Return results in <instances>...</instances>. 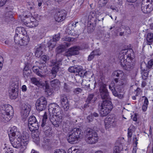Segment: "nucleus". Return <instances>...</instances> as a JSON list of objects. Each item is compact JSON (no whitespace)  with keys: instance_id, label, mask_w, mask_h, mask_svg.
<instances>
[{"instance_id":"nucleus-1","label":"nucleus","mask_w":153,"mask_h":153,"mask_svg":"<svg viewBox=\"0 0 153 153\" xmlns=\"http://www.w3.org/2000/svg\"><path fill=\"white\" fill-rule=\"evenodd\" d=\"M99 92L101 98L105 100L99 104V108L100 109V114L102 117L107 116L113 108V105L109 94V92L106 88V85L102 84L100 85Z\"/></svg>"},{"instance_id":"nucleus-2","label":"nucleus","mask_w":153,"mask_h":153,"mask_svg":"<svg viewBox=\"0 0 153 153\" xmlns=\"http://www.w3.org/2000/svg\"><path fill=\"white\" fill-rule=\"evenodd\" d=\"M48 111L53 114L49 117L50 121L54 126L58 127L62 122V117L59 107L56 103H52L49 106Z\"/></svg>"},{"instance_id":"nucleus-3","label":"nucleus","mask_w":153,"mask_h":153,"mask_svg":"<svg viewBox=\"0 0 153 153\" xmlns=\"http://www.w3.org/2000/svg\"><path fill=\"white\" fill-rule=\"evenodd\" d=\"M1 111V120L5 123L10 120L13 115L14 111L13 107L9 104L3 105Z\"/></svg>"},{"instance_id":"nucleus-4","label":"nucleus","mask_w":153,"mask_h":153,"mask_svg":"<svg viewBox=\"0 0 153 153\" xmlns=\"http://www.w3.org/2000/svg\"><path fill=\"white\" fill-rule=\"evenodd\" d=\"M86 141L87 143L90 144L96 143L98 141L99 137L98 134L94 130L88 128L85 132Z\"/></svg>"},{"instance_id":"nucleus-5","label":"nucleus","mask_w":153,"mask_h":153,"mask_svg":"<svg viewBox=\"0 0 153 153\" xmlns=\"http://www.w3.org/2000/svg\"><path fill=\"white\" fill-rule=\"evenodd\" d=\"M123 57H121L120 62L119 63L122 68L124 70L127 71H130L132 70L134 68L135 65V60L133 58L130 59L129 60H124Z\"/></svg>"},{"instance_id":"nucleus-6","label":"nucleus","mask_w":153,"mask_h":153,"mask_svg":"<svg viewBox=\"0 0 153 153\" xmlns=\"http://www.w3.org/2000/svg\"><path fill=\"white\" fill-rule=\"evenodd\" d=\"M96 15L95 12L91 11L89 13L88 16H85V18H82V19L85 22L88 21V28H92V30L94 27V22L95 24L96 21H97V19L95 18Z\"/></svg>"},{"instance_id":"nucleus-7","label":"nucleus","mask_w":153,"mask_h":153,"mask_svg":"<svg viewBox=\"0 0 153 153\" xmlns=\"http://www.w3.org/2000/svg\"><path fill=\"white\" fill-rule=\"evenodd\" d=\"M28 126L29 130L31 131L38 130L39 125L36 117L34 116H30L28 119Z\"/></svg>"},{"instance_id":"nucleus-8","label":"nucleus","mask_w":153,"mask_h":153,"mask_svg":"<svg viewBox=\"0 0 153 153\" xmlns=\"http://www.w3.org/2000/svg\"><path fill=\"white\" fill-rule=\"evenodd\" d=\"M150 0H143L141 5V10L143 13H148L153 10V2Z\"/></svg>"},{"instance_id":"nucleus-9","label":"nucleus","mask_w":153,"mask_h":153,"mask_svg":"<svg viewBox=\"0 0 153 153\" xmlns=\"http://www.w3.org/2000/svg\"><path fill=\"white\" fill-rule=\"evenodd\" d=\"M36 109L39 111H43L46 108L47 105L46 99L44 97H41L38 99L36 102Z\"/></svg>"},{"instance_id":"nucleus-10","label":"nucleus","mask_w":153,"mask_h":153,"mask_svg":"<svg viewBox=\"0 0 153 153\" xmlns=\"http://www.w3.org/2000/svg\"><path fill=\"white\" fill-rule=\"evenodd\" d=\"M19 86L18 83H13L9 90V97L11 99H15L18 95Z\"/></svg>"},{"instance_id":"nucleus-11","label":"nucleus","mask_w":153,"mask_h":153,"mask_svg":"<svg viewBox=\"0 0 153 153\" xmlns=\"http://www.w3.org/2000/svg\"><path fill=\"white\" fill-rule=\"evenodd\" d=\"M61 61V60H59L56 61L55 60H52L51 61V65L54 66L51 70L52 78L56 77L57 72L59 71L60 68L59 66L62 65Z\"/></svg>"},{"instance_id":"nucleus-12","label":"nucleus","mask_w":153,"mask_h":153,"mask_svg":"<svg viewBox=\"0 0 153 153\" xmlns=\"http://www.w3.org/2000/svg\"><path fill=\"white\" fill-rule=\"evenodd\" d=\"M16 33L14 36V40L19 42L20 38L27 35V33L25 28L22 27H18L16 30Z\"/></svg>"},{"instance_id":"nucleus-13","label":"nucleus","mask_w":153,"mask_h":153,"mask_svg":"<svg viewBox=\"0 0 153 153\" xmlns=\"http://www.w3.org/2000/svg\"><path fill=\"white\" fill-rule=\"evenodd\" d=\"M66 16L65 10H59L56 11L55 14V19L58 22H61L65 19Z\"/></svg>"},{"instance_id":"nucleus-14","label":"nucleus","mask_w":153,"mask_h":153,"mask_svg":"<svg viewBox=\"0 0 153 153\" xmlns=\"http://www.w3.org/2000/svg\"><path fill=\"white\" fill-rule=\"evenodd\" d=\"M20 138L22 140V143H23L24 146L23 150H22V151H24L26 149V146L28 144L29 139V134L26 131H24L22 136H20Z\"/></svg>"},{"instance_id":"nucleus-15","label":"nucleus","mask_w":153,"mask_h":153,"mask_svg":"<svg viewBox=\"0 0 153 153\" xmlns=\"http://www.w3.org/2000/svg\"><path fill=\"white\" fill-rule=\"evenodd\" d=\"M60 102L61 106L65 111H67L69 108V103L66 95L65 94L60 95Z\"/></svg>"},{"instance_id":"nucleus-16","label":"nucleus","mask_w":153,"mask_h":153,"mask_svg":"<svg viewBox=\"0 0 153 153\" xmlns=\"http://www.w3.org/2000/svg\"><path fill=\"white\" fill-rule=\"evenodd\" d=\"M30 111V108L29 106L26 104H23L22 106L21 111V115L22 118L25 119L29 115Z\"/></svg>"},{"instance_id":"nucleus-17","label":"nucleus","mask_w":153,"mask_h":153,"mask_svg":"<svg viewBox=\"0 0 153 153\" xmlns=\"http://www.w3.org/2000/svg\"><path fill=\"white\" fill-rule=\"evenodd\" d=\"M45 47V44L43 43L36 46L35 48V56L38 58L40 57L42 54L43 51Z\"/></svg>"},{"instance_id":"nucleus-18","label":"nucleus","mask_w":153,"mask_h":153,"mask_svg":"<svg viewBox=\"0 0 153 153\" xmlns=\"http://www.w3.org/2000/svg\"><path fill=\"white\" fill-rule=\"evenodd\" d=\"M129 51L127 50H123L121 51V53L120 54L119 56V61L120 62V59L121 57H123V58H125L124 60L128 59L129 60L130 59L133 58L132 56L133 55V53H128Z\"/></svg>"},{"instance_id":"nucleus-19","label":"nucleus","mask_w":153,"mask_h":153,"mask_svg":"<svg viewBox=\"0 0 153 153\" xmlns=\"http://www.w3.org/2000/svg\"><path fill=\"white\" fill-rule=\"evenodd\" d=\"M79 48L77 46H74L69 48L65 53V55L69 56L77 55L79 53Z\"/></svg>"},{"instance_id":"nucleus-20","label":"nucleus","mask_w":153,"mask_h":153,"mask_svg":"<svg viewBox=\"0 0 153 153\" xmlns=\"http://www.w3.org/2000/svg\"><path fill=\"white\" fill-rule=\"evenodd\" d=\"M16 139L14 140L13 142H11L12 146L15 148L18 149L21 148V151L23 152L22 150L23 149L24 146L23 143H22L21 140L19 137H17Z\"/></svg>"},{"instance_id":"nucleus-21","label":"nucleus","mask_w":153,"mask_h":153,"mask_svg":"<svg viewBox=\"0 0 153 153\" xmlns=\"http://www.w3.org/2000/svg\"><path fill=\"white\" fill-rule=\"evenodd\" d=\"M20 38V39L18 40L19 42H16V41L14 40V42L16 44L20 45L21 46H25L27 45L29 40V38L27 35Z\"/></svg>"},{"instance_id":"nucleus-22","label":"nucleus","mask_w":153,"mask_h":153,"mask_svg":"<svg viewBox=\"0 0 153 153\" xmlns=\"http://www.w3.org/2000/svg\"><path fill=\"white\" fill-rule=\"evenodd\" d=\"M109 88L111 91L113 95L119 99H121L123 97V96L119 93L115 89V84L114 82H111L109 85Z\"/></svg>"},{"instance_id":"nucleus-23","label":"nucleus","mask_w":153,"mask_h":153,"mask_svg":"<svg viewBox=\"0 0 153 153\" xmlns=\"http://www.w3.org/2000/svg\"><path fill=\"white\" fill-rule=\"evenodd\" d=\"M9 135L13 137H15L16 136L17 137H20L21 132L19 131L16 126H13L11 128L9 132Z\"/></svg>"},{"instance_id":"nucleus-24","label":"nucleus","mask_w":153,"mask_h":153,"mask_svg":"<svg viewBox=\"0 0 153 153\" xmlns=\"http://www.w3.org/2000/svg\"><path fill=\"white\" fill-rule=\"evenodd\" d=\"M71 45L70 43L64 42V44L58 47L56 49V51L58 54H59L63 52L64 50L69 47Z\"/></svg>"},{"instance_id":"nucleus-25","label":"nucleus","mask_w":153,"mask_h":153,"mask_svg":"<svg viewBox=\"0 0 153 153\" xmlns=\"http://www.w3.org/2000/svg\"><path fill=\"white\" fill-rule=\"evenodd\" d=\"M71 132L76 137L78 140L83 136V133L81 129L78 128H75L73 129Z\"/></svg>"},{"instance_id":"nucleus-26","label":"nucleus","mask_w":153,"mask_h":153,"mask_svg":"<svg viewBox=\"0 0 153 153\" xmlns=\"http://www.w3.org/2000/svg\"><path fill=\"white\" fill-rule=\"evenodd\" d=\"M97 98L94 93L88 94L86 102L87 104L94 103L97 100Z\"/></svg>"},{"instance_id":"nucleus-27","label":"nucleus","mask_w":153,"mask_h":153,"mask_svg":"<svg viewBox=\"0 0 153 153\" xmlns=\"http://www.w3.org/2000/svg\"><path fill=\"white\" fill-rule=\"evenodd\" d=\"M67 140L68 142L71 143H75L78 140L71 132L68 134Z\"/></svg>"},{"instance_id":"nucleus-28","label":"nucleus","mask_w":153,"mask_h":153,"mask_svg":"<svg viewBox=\"0 0 153 153\" xmlns=\"http://www.w3.org/2000/svg\"><path fill=\"white\" fill-rule=\"evenodd\" d=\"M31 82L33 84L40 88H43L45 84L42 82L39 81L37 78L35 77H32L30 78Z\"/></svg>"},{"instance_id":"nucleus-29","label":"nucleus","mask_w":153,"mask_h":153,"mask_svg":"<svg viewBox=\"0 0 153 153\" xmlns=\"http://www.w3.org/2000/svg\"><path fill=\"white\" fill-rule=\"evenodd\" d=\"M32 70L38 76L41 77H44L45 76L43 74V73L39 71V68L38 66H33Z\"/></svg>"},{"instance_id":"nucleus-30","label":"nucleus","mask_w":153,"mask_h":153,"mask_svg":"<svg viewBox=\"0 0 153 153\" xmlns=\"http://www.w3.org/2000/svg\"><path fill=\"white\" fill-rule=\"evenodd\" d=\"M45 85L43 86L45 87V92L48 95H51L53 92V90L52 88H51L48 83L45 82Z\"/></svg>"},{"instance_id":"nucleus-31","label":"nucleus","mask_w":153,"mask_h":153,"mask_svg":"<svg viewBox=\"0 0 153 153\" xmlns=\"http://www.w3.org/2000/svg\"><path fill=\"white\" fill-rule=\"evenodd\" d=\"M51 86L53 88L59 87L60 85V82L58 79H54L50 82Z\"/></svg>"},{"instance_id":"nucleus-32","label":"nucleus","mask_w":153,"mask_h":153,"mask_svg":"<svg viewBox=\"0 0 153 153\" xmlns=\"http://www.w3.org/2000/svg\"><path fill=\"white\" fill-rule=\"evenodd\" d=\"M147 45H150L153 42V34L149 33L146 37Z\"/></svg>"},{"instance_id":"nucleus-33","label":"nucleus","mask_w":153,"mask_h":153,"mask_svg":"<svg viewBox=\"0 0 153 153\" xmlns=\"http://www.w3.org/2000/svg\"><path fill=\"white\" fill-rule=\"evenodd\" d=\"M127 81L128 79L126 78L122 79L120 80H118V78H115L114 79V81L115 83H118L117 85L119 86H121L126 84V81Z\"/></svg>"},{"instance_id":"nucleus-34","label":"nucleus","mask_w":153,"mask_h":153,"mask_svg":"<svg viewBox=\"0 0 153 153\" xmlns=\"http://www.w3.org/2000/svg\"><path fill=\"white\" fill-rule=\"evenodd\" d=\"M47 119L48 116L46 114V113L45 112L43 116L41 125V127L43 129L45 130V127L47 126H46V121Z\"/></svg>"},{"instance_id":"nucleus-35","label":"nucleus","mask_w":153,"mask_h":153,"mask_svg":"<svg viewBox=\"0 0 153 153\" xmlns=\"http://www.w3.org/2000/svg\"><path fill=\"white\" fill-rule=\"evenodd\" d=\"M142 69V71L141 73L142 74V79L144 80L146 79L148 77L149 74V71L147 70H145L144 69H143L142 66L140 67Z\"/></svg>"},{"instance_id":"nucleus-36","label":"nucleus","mask_w":153,"mask_h":153,"mask_svg":"<svg viewBox=\"0 0 153 153\" xmlns=\"http://www.w3.org/2000/svg\"><path fill=\"white\" fill-rule=\"evenodd\" d=\"M33 22H25L24 23L25 25L27 27H28L30 28H33L35 27L38 25V22H35L34 21H33Z\"/></svg>"},{"instance_id":"nucleus-37","label":"nucleus","mask_w":153,"mask_h":153,"mask_svg":"<svg viewBox=\"0 0 153 153\" xmlns=\"http://www.w3.org/2000/svg\"><path fill=\"white\" fill-rule=\"evenodd\" d=\"M123 74L124 73L122 71L117 70L114 72L112 74V76L117 77H121L123 75Z\"/></svg>"},{"instance_id":"nucleus-38","label":"nucleus","mask_w":153,"mask_h":153,"mask_svg":"<svg viewBox=\"0 0 153 153\" xmlns=\"http://www.w3.org/2000/svg\"><path fill=\"white\" fill-rule=\"evenodd\" d=\"M56 44V42L51 39L47 43L48 47L51 50L55 47Z\"/></svg>"},{"instance_id":"nucleus-39","label":"nucleus","mask_w":153,"mask_h":153,"mask_svg":"<svg viewBox=\"0 0 153 153\" xmlns=\"http://www.w3.org/2000/svg\"><path fill=\"white\" fill-rule=\"evenodd\" d=\"M6 16L5 17V21L8 22L10 20H12L13 19V15L12 13L10 12H7L5 14Z\"/></svg>"},{"instance_id":"nucleus-40","label":"nucleus","mask_w":153,"mask_h":153,"mask_svg":"<svg viewBox=\"0 0 153 153\" xmlns=\"http://www.w3.org/2000/svg\"><path fill=\"white\" fill-rule=\"evenodd\" d=\"M148 100L147 98L146 97L145 100H144L143 104L142 106V109L143 111L144 112L146 110L148 106Z\"/></svg>"},{"instance_id":"nucleus-41","label":"nucleus","mask_w":153,"mask_h":153,"mask_svg":"<svg viewBox=\"0 0 153 153\" xmlns=\"http://www.w3.org/2000/svg\"><path fill=\"white\" fill-rule=\"evenodd\" d=\"M108 1V0H99L98 1V6L99 7H104Z\"/></svg>"},{"instance_id":"nucleus-42","label":"nucleus","mask_w":153,"mask_h":153,"mask_svg":"<svg viewBox=\"0 0 153 153\" xmlns=\"http://www.w3.org/2000/svg\"><path fill=\"white\" fill-rule=\"evenodd\" d=\"M79 152L78 149L75 148L74 147H72L69 149L68 153H79Z\"/></svg>"},{"instance_id":"nucleus-43","label":"nucleus","mask_w":153,"mask_h":153,"mask_svg":"<svg viewBox=\"0 0 153 153\" xmlns=\"http://www.w3.org/2000/svg\"><path fill=\"white\" fill-rule=\"evenodd\" d=\"M22 17V20L23 19V17H25V18L26 19L28 18H30V22H33V21H34V22H37V20H36V19H35L33 16H30V15H28V14L25 15H23Z\"/></svg>"},{"instance_id":"nucleus-44","label":"nucleus","mask_w":153,"mask_h":153,"mask_svg":"<svg viewBox=\"0 0 153 153\" xmlns=\"http://www.w3.org/2000/svg\"><path fill=\"white\" fill-rule=\"evenodd\" d=\"M96 82H95L93 84L91 83V84H89L87 85H85L86 87V88L88 89H89L91 90L94 89L96 87Z\"/></svg>"},{"instance_id":"nucleus-45","label":"nucleus","mask_w":153,"mask_h":153,"mask_svg":"<svg viewBox=\"0 0 153 153\" xmlns=\"http://www.w3.org/2000/svg\"><path fill=\"white\" fill-rule=\"evenodd\" d=\"M133 127V126H132L131 128V127H130L128 129V139L130 138V139H131V138L132 137V132L133 131V130L132 128Z\"/></svg>"},{"instance_id":"nucleus-46","label":"nucleus","mask_w":153,"mask_h":153,"mask_svg":"<svg viewBox=\"0 0 153 153\" xmlns=\"http://www.w3.org/2000/svg\"><path fill=\"white\" fill-rule=\"evenodd\" d=\"M1 40L3 43H4L6 45H8L10 44L11 42L10 40L8 39H4L2 38L1 39Z\"/></svg>"},{"instance_id":"nucleus-47","label":"nucleus","mask_w":153,"mask_h":153,"mask_svg":"<svg viewBox=\"0 0 153 153\" xmlns=\"http://www.w3.org/2000/svg\"><path fill=\"white\" fill-rule=\"evenodd\" d=\"M114 121L115 119L114 118L108 117L105 120V122L110 124L111 123V125H113Z\"/></svg>"},{"instance_id":"nucleus-48","label":"nucleus","mask_w":153,"mask_h":153,"mask_svg":"<svg viewBox=\"0 0 153 153\" xmlns=\"http://www.w3.org/2000/svg\"><path fill=\"white\" fill-rule=\"evenodd\" d=\"M94 56H99L101 55V53L99 49L94 50L92 51Z\"/></svg>"},{"instance_id":"nucleus-49","label":"nucleus","mask_w":153,"mask_h":153,"mask_svg":"<svg viewBox=\"0 0 153 153\" xmlns=\"http://www.w3.org/2000/svg\"><path fill=\"white\" fill-rule=\"evenodd\" d=\"M31 73V70H29V71H23V75L24 77L25 78L28 77L30 75Z\"/></svg>"},{"instance_id":"nucleus-50","label":"nucleus","mask_w":153,"mask_h":153,"mask_svg":"<svg viewBox=\"0 0 153 153\" xmlns=\"http://www.w3.org/2000/svg\"><path fill=\"white\" fill-rule=\"evenodd\" d=\"M60 39V34H58L57 35L56 34L54 35L53 36L52 40L53 41L56 42H56L59 40Z\"/></svg>"},{"instance_id":"nucleus-51","label":"nucleus","mask_w":153,"mask_h":153,"mask_svg":"<svg viewBox=\"0 0 153 153\" xmlns=\"http://www.w3.org/2000/svg\"><path fill=\"white\" fill-rule=\"evenodd\" d=\"M82 89L79 88H75L74 89L73 92L75 94H79L82 92Z\"/></svg>"},{"instance_id":"nucleus-52","label":"nucleus","mask_w":153,"mask_h":153,"mask_svg":"<svg viewBox=\"0 0 153 153\" xmlns=\"http://www.w3.org/2000/svg\"><path fill=\"white\" fill-rule=\"evenodd\" d=\"M153 65V59H152L148 62L147 65L146 67L150 69L152 68Z\"/></svg>"},{"instance_id":"nucleus-53","label":"nucleus","mask_w":153,"mask_h":153,"mask_svg":"<svg viewBox=\"0 0 153 153\" xmlns=\"http://www.w3.org/2000/svg\"><path fill=\"white\" fill-rule=\"evenodd\" d=\"M64 90L66 92H68L70 91V88L69 86L66 83H64Z\"/></svg>"},{"instance_id":"nucleus-54","label":"nucleus","mask_w":153,"mask_h":153,"mask_svg":"<svg viewBox=\"0 0 153 153\" xmlns=\"http://www.w3.org/2000/svg\"><path fill=\"white\" fill-rule=\"evenodd\" d=\"M120 148L118 146H116L114 147L113 153H120Z\"/></svg>"},{"instance_id":"nucleus-55","label":"nucleus","mask_w":153,"mask_h":153,"mask_svg":"<svg viewBox=\"0 0 153 153\" xmlns=\"http://www.w3.org/2000/svg\"><path fill=\"white\" fill-rule=\"evenodd\" d=\"M108 8H109L117 12H118L119 11L118 8L114 5H111L110 6V7H108Z\"/></svg>"},{"instance_id":"nucleus-56","label":"nucleus","mask_w":153,"mask_h":153,"mask_svg":"<svg viewBox=\"0 0 153 153\" xmlns=\"http://www.w3.org/2000/svg\"><path fill=\"white\" fill-rule=\"evenodd\" d=\"M75 69V73H78L80 71L82 70V67L80 66H76V68Z\"/></svg>"},{"instance_id":"nucleus-57","label":"nucleus","mask_w":153,"mask_h":153,"mask_svg":"<svg viewBox=\"0 0 153 153\" xmlns=\"http://www.w3.org/2000/svg\"><path fill=\"white\" fill-rule=\"evenodd\" d=\"M94 56L93 54V53L91 52L90 54L88 56V60L91 61L92 60L94 57Z\"/></svg>"},{"instance_id":"nucleus-58","label":"nucleus","mask_w":153,"mask_h":153,"mask_svg":"<svg viewBox=\"0 0 153 153\" xmlns=\"http://www.w3.org/2000/svg\"><path fill=\"white\" fill-rule=\"evenodd\" d=\"M76 68V66H71L69 67L68 69V71L69 72L75 73V69Z\"/></svg>"},{"instance_id":"nucleus-59","label":"nucleus","mask_w":153,"mask_h":153,"mask_svg":"<svg viewBox=\"0 0 153 153\" xmlns=\"http://www.w3.org/2000/svg\"><path fill=\"white\" fill-rule=\"evenodd\" d=\"M105 127L106 129H108L113 126V125H111V123H107L105 121Z\"/></svg>"},{"instance_id":"nucleus-60","label":"nucleus","mask_w":153,"mask_h":153,"mask_svg":"<svg viewBox=\"0 0 153 153\" xmlns=\"http://www.w3.org/2000/svg\"><path fill=\"white\" fill-rule=\"evenodd\" d=\"M64 40L68 42H70L71 41H73L74 40L73 38H71L70 37L68 36H65L64 38Z\"/></svg>"},{"instance_id":"nucleus-61","label":"nucleus","mask_w":153,"mask_h":153,"mask_svg":"<svg viewBox=\"0 0 153 153\" xmlns=\"http://www.w3.org/2000/svg\"><path fill=\"white\" fill-rule=\"evenodd\" d=\"M7 0H0V7H1L4 6Z\"/></svg>"},{"instance_id":"nucleus-62","label":"nucleus","mask_w":153,"mask_h":153,"mask_svg":"<svg viewBox=\"0 0 153 153\" xmlns=\"http://www.w3.org/2000/svg\"><path fill=\"white\" fill-rule=\"evenodd\" d=\"M41 58L44 62H46V61L49 59V57L46 55H43L41 57Z\"/></svg>"},{"instance_id":"nucleus-63","label":"nucleus","mask_w":153,"mask_h":153,"mask_svg":"<svg viewBox=\"0 0 153 153\" xmlns=\"http://www.w3.org/2000/svg\"><path fill=\"white\" fill-rule=\"evenodd\" d=\"M85 74V72L82 70L81 71L78 73V74L81 77H83Z\"/></svg>"},{"instance_id":"nucleus-64","label":"nucleus","mask_w":153,"mask_h":153,"mask_svg":"<svg viewBox=\"0 0 153 153\" xmlns=\"http://www.w3.org/2000/svg\"><path fill=\"white\" fill-rule=\"evenodd\" d=\"M93 117L92 116L91 114L89 115L87 117V119L89 122H91L94 119Z\"/></svg>"}]
</instances>
